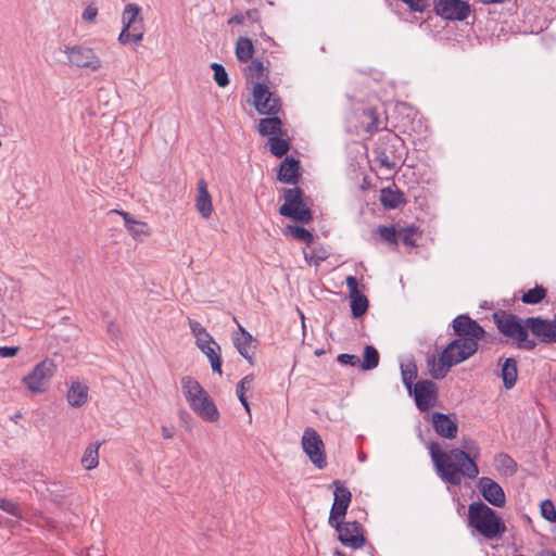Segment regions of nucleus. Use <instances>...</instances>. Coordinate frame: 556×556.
I'll list each match as a JSON object with an SVG mask.
<instances>
[{
    "mask_svg": "<svg viewBox=\"0 0 556 556\" xmlns=\"http://www.w3.org/2000/svg\"><path fill=\"white\" fill-rule=\"evenodd\" d=\"M453 339L439 356L427 357L428 374L432 379H444L451 368L469 359L479 349V341L484 339L485 330L468 315H458L452 323Z\"/></svg>",
    "mask_w": 556,
    "mask_h": 556,
    "instance_id": "1",
    "label": "nucleus"
},
{
    "mask_svg": "<svg viewBox=\"0 0 556 556\" xmlns=\"http://www.w3.org/2000/svg\"><path fill=\"white\" fill-rule=\"evenodd\" d=\"M429 452L438 475L446 483L460 485L463 478L473 480L479 475L475 457L462 448L445 452L437 442H431Z\"/></svg>",
    "mask_w": 556,
    "mask_h": 556,
    "instance_id": "2",
    "label": "nucleus"
},
{
    "mask_svg": "<svg viewBox=\"0 0 556 556\" xmlns=\"http://www.w3.org/2000/svg\"><path fill=\"white\" fill-rule=\"evenodd\" d=\"M468 526L488 540L498 539L506 532L503 519L483 502H473L468 506Z\"/></svg>",
    "mask_w": 556,
    "mask_h": 556,
    "instance_id": "3",
    "label": "nucleus"
},
{
    "mask_svg": "<svg viewBox=\"0 0 556 556\" xmlns=\"http://www.w3.org/2000/svg\"><path fill=\"white\" fill-rule=\"evenodd\" d=\"M180 382L184 396L190 408L204 421H218L219 412L200 382L191 376H184Z\"/></svg>",
    "mask_w": 556,
    "mask_h": 556,
    "instance_id": "4",
    "label": "nucleus"
},
{
    "mask_svg": "<svg viewBox=\"0 0 556 556\" xmlns=\"http://www.w3.org/2000/svg\"><path fill=\"white\" fill-rule=\"evenodd\" d=\"M492 317L500 333L513 340L518 349L532 351L536 348V341L529 338V329L525 320L517 315L498 309L493 313Z\"/></svg>",
    "mask_w": 556,
    "mask_h": 556,
    "instance_id": "5",
    "label": "nucleus"
},
{
    "mask_svg": "<svg viewBox=\"0 0 556 556\" xmlns=\"http://www.w3.org/2000/svg\"><path fill=\"white\" fill-rule=\"evenodd\" d=\"M283 204L279 207L281 216L291 218L301 224H308L313 220L311 210L312 201L305 197L299 187L283 190Z\"/></svg>",
    "mask_w": 556,
    "mask_h": 556,
    "instance_id": "6",
    "label": "nucleus"
},
{
    "mask_svg": "<svg viewBox=\"0 0 556 556\" xmlns=\"http://www.w3.org/2000/svg\"><path fill=\"white\" fill-rule=\"evenodd\" d=\"M64 54L66 55V64L85 68L91 72H98L102 68V60L94 50L85 45L64 46Z\"/></svg>",
    "mask_w": 556,
    "mask_h": 556,
    "instance_id": "7",
    "label": "nucleus"
},
{
    "mask_svg": "<svg viewBox=\"0 0 556 556\" xmlns=\"http://www.w3.org/2000/svg\"><path fill=\"white\" fill-rule=\"evenodd\" d=\"M253 105L258 114L277 115L281 110V100L268 86L262 81H255L252 87Z\"/></svg>",
    "mask_w": 556,
    "mask_h": 556,
    "instance_id": "8",
    "label": "nucleus"
},
{
    "mask_svg": "<svg viewBox=\"0 0 556 556\" xmlns=\"http://www.w3.org/2000/svg\"><path fill=\"white\" fill-rule=\"evenodd\" d=\"M56 366L50 358L37 364L30 374L23 378V382L31 393H41L47 390L49 379L54 375Z\"/></svg>",
    "mask_w": 556,
    "mask_h": 556,
    "instance_id": "9",
    "label": "nucleus"
},
{
    "mask_svg": "<svg viewBox=\"0 0 556 556\" xmlns=\"http://www.w3.org/2000/svg\"><path fill=\"white\" fill-rule=\"evenodd\" d=\"M302 447L309 460L318 469H324L327 466L325 444L313 428H306L302 437Z\"/></svg>",
    "mask_w": 556,
    "mask_h": 556,
    "instance_id": "10",
    "label": "nucleus"
},
{
    "mask_svg": "<svg viewBox=\"0 0 556 556\" xmlns=\"http://www.w3.org/2000/svg\"><path fill=\"white\" fill-rule=\"evenodd\" d=\"M401 138L395 134H388L379 139V143L375 149L376 160L380 166L387 169H394L400 161L396 155L397 146L401 143Z\"/></svg>",
    "mask_w": 556,
    "mask_h": 556,
    "instance_id": "11",
    "label": "nucleus"
},
{
    "mask_svg": "<svg viewBox=\"0 0 556 556\" xmlns=\"http://www.w3.org/2000/svg\"><path fill=\"white\" fill-rule=\"evenodd\" d=\"M433 10L437 15L450 21H464L470 14V5L463 0H434Z\"/></svg>",
    "mask_w": 556,
    "mask_h": 556,
    "instance_id": "12",
    "label": "nucleus"
},
{
    "mask_svg": "<svg viewBox=\"0 0 556 556\" xmlns=\"http://www.w3.org/2000/svg\"><path fill=\"white\" fill-rule=\"evenodd\" d=\"M331 527L337 530L338 539L344 546L361 548L366 542L362 532L363 527L357 521L343 522L339 520L337 526Z\"/></svg>",
    "mask_w": 556,
    "mask_h": 556,
    "instance_id": "13",
    "label": "nucleus"
},
{
    "mask_svg": "<svg viewBox=\"0 0 556 556\" xmlns=\"http://www.w3.org/2000/svg\"><path fill=\"white\" fill-rule=\"evenodd\" d=\"M336 489L333 492L334 500L330 510L328 522L330 526H337L339 520H343L346 510L352 501V493L350 490L341 484L339 480L332 483Z\"/></svg>",
    "mask_w": 556,
    "mask_h": 556,
    "instance_id": "14",
    "label": "nucleus"
},
{
    "mask_svg": "<svg viewBox=\"0 0 556 556\" xmlns=\"http://www.w3.org/2000/svg\"><path fill=\"white\" fill-rule=\"evenodd\" d=\"M416 406L420 412H427L433 407L438 401V387L428 379L419 380L412 389Z\"/></svg>",
    "mask_w": 556,
    "mask_h": 556,
    "instance_id": "15",
    "label": "nucleus"
},
{
    "mask_svg": "<svg viewBox=\"0 0 556 556\" xmlns=\"http://www.w3.org/2000/svg\"><path fill=\"white\" fill-rule=\"evenodd\" d=\"M528 329L543 343H556V325L553 319L528 317L525 319Z\"/></svg>",
    "mask_w": 556,
    "mask_h": 556,
    "instance_id": "16",
    "label": "nucleus"
},
{
    "mask_svg": "<svg viewBox=\"0 0 556 556\" xmlns=\"http://www.w3.org/2000/svg\"><path fill=\"white\" fill-rule=\"evenodd\" d=\"M478 488L486 502L495 507H504L506 503L505 493L497 482L491 478L482 477L478 482Z\"/></svg>",
    "mask_w": 556,
    "mask_h": 556,
    "instance_id": "17",
    "label": "nucleus"
},
{
    "mask_svg": "<svg viewBox=\"0 0 556 556\" xmlns=\"http://www.w3.org/2000/svg\"><path fill=\"white\" fill-rule=\"evenodd\" d=\"M431 422L437 434L444 439H454L458 432V424L455 415H446L443 413H433Z\"/></svg>",
    "mask_w": 556,
    "mask_h": 556,
    "instance_id": "18",
    "label": "nucleus"
},
{
    "mask_svg": "<svg viewBox=\"0 0 556 556\" xmlns=\"http://www.w3.org/2000/svg\"><path fill=\"white\" fill-rule=\"evenodd\" d=\"M233 344L239 354L250 364H253V356L256 350V341L241 325H238V332L233 334Z\"/></svg>",
    "mask_w": 556,
    "mask_h": 556,
    "instance_id": "19",
    "label": "nucleus"
},
{
    "mask_svg": "<svg viewBox=\"0 0 556 556\" xmlns=\"http://www.w3.org/2000/svg\"><path fill=\"white\" fill-rule=\"evenodd\" d=\"M195 208L204 219H208L213 213V201L207 190L205 179L201 178L198 181V194L195 197Z\"/></svg>",
    "mask_w": 556,
    "mask_h": 556,
    "instance_id": "20",
    "label": "nucleus"
},
{
    "mask_svg": "<svg viewBox=\"0 0 556 556\" xmlns=\"http://www.w3.org/2000/svg\"><path fill=\"white\" fill-rule=\"evenodd\" d=\"M278 179L285 184L296 185L300 179V162L287 156L280 164Z\"/></svg>",
    "mask_w": 556,
    "mask_h": 556,
    "instance_id": "21",
    "label": "nucleus"
},
{
    "mask_svg": "<svg viewBox=\"0 0 556 556\" xmlns=\"http://www.w3.org/2000/svg\"><path fill=\"white\" fill-rule=\"evenodd\" d=\"M198 349L208 358L213 372H216L219 376H222V357L220 346L218 345V343L215 341L214 343H203V346H198Z\"/></svg>",
    "mask_w": 556,
    "mask_h": 556,
    "instance_id": "22",
    "label": "nucleus"
},
{
    "mask_svg": "<svg viewBox=\"0 0 556 556\" xmlns=\"http://www.w3.org/2000/svg\"><path fill=\"white\" fill-rule=\"evenodd\" d=\"M380 202L384 208L394 210L404 204L405 200L399 189L387 187L380 190Z\"/></svg>",
    "mask_w": 556,
    "mask_h": 556,
    "instance_id": "23",
    "label": "nucleus"
},
{
    "mask_svg": "<svg viewBox=\"0 0 556 556\" xmlns=\"http://www.w3.org/2000/svg\"><path fill=\"white\" fill-rule=\"evenodd\" d=\"M269 117L262 118L258 124V132L261 136L277 137L282 135V122L276 115H268Z\"/></svg>",
    "mask_w": 556,
    "mask_h": 556,
    "instance_id": "24",
    "label": "nucleus"
},
{
    "mask_svg": "<svg viewBox=\"0 0 556 556\" xmlns=\"http://www.w3.org/2000/svg\"><path fill=\"white\" fill-rule=\"evenodd\" d=\"M88 400V387L80 382H73L67 391V402L72 407H80Z\"/></svg>",
    "mask_w": 556,
    "mask_h": 556,
    "instance_id": "25",
    "label": "nucleus"
},
{
    "mask_svg": "<svg viewBox=\"0 0 556 556\" xmlns=\"http://www.w3.org/2000/svg\"><path fill=\"white\" fill-rule=\"evenodd\" d=\"M518 368L515 358H506L502 365V378L506 389H511L517 381Z\"/></svg>",
    "mask_w": 556,
    "mask_h": 556,
    "instance_id": "26",
    "label": "nucleus"
},
{
    "mask_svg": "<svg viewBox=\"0 0 556 556\" xmlns=\"http://www.w3.org/2000/svg\"><path fill=\"white\" fill-rule=\"evenodd\" d=\"M100 446H101V443L97 442V443H92V444L88 445L85 448L80 463H81V466L86 470H92L98 467Z\"/></svg>",
    "mask_w": 556,
    "mask_h": 556,
    "instance_id": "27",
    "label": "nucleus"
},
{
    "mask_svg": "<svg viewBox=\"0 0 556 556\" xmlns=\"http://www.w3.org/2000/svg\"><path fill=\"white\" fill-rule=\"evenodd\" d=\"M254 54V46L250 38L239 37L236 42V56L240 62L252 60Z\"/></svg>",
    "mask_w": 556,
    "mask_h": 556,
    "instance_id": "28",
    "label": "nucleus"
},
{
    "mask_svg": "<svg viewBox=\"0 0 556 556\" xmlns=\"http://www.w3.org/2000/svg\"><path fill=\"white\" fill-rule=\"evenodd\" d=\"M189 327L191 333L195 338V345L203 346V343H214L213 337L207 332V330L197 320L189 318L188 319Z\"/></svg>",
    "mask_w": 556,
    "mask_h": 556,
    "instance_id": "29",
    "label": "nucleus"
},
{
    "mask_svg": "<svg viewBox=\"0 0 556 556\" xmlns=\"http://www.w3.org/2000/svg\"><path fill=\"white\" fill-rule=\"evenodd\" d=\"M283 233L286 236H290L293 239L304 242L307 245H311L314 241V236L311 231L305 229L304 227L298 226V225H288L283 229Z\"/></svg>",
    "mask_w": 556,
    "mask_h": 556,
    "instance_id": "30",
    "label": "nucleus"
},
{
    "mask_svg": "<svg viewBox=\"0 0 556 556\" xmlns=\"http://www.w3.org/2000/svg\"><path fill=\"white\" fill-rule=\"evenodd\" d=\"M496 468L506 476H513L517 471V463L506 453L495 456Z\"/></svg>",
    "mask_w": 556,
    "mask_h": 556,
    "instance_id": "31",
    "label": "nucleus"
},
{
    "mask_svg": "<svg viewBox=\"0 0 556 556\" xmlns=\"http://www.w3.org/2000/svg\"><path fill=\"white\" fill-rule=\"evenodd\" d=\"M141 12V8L136 3H128L123 11L122 22L123 27L131 28L132 25L139 22V15Z\"/></svg>",
    "mask_w": 556,
    "mask_h": 556,
    "instance_id": "32",
    "label": "nucleus"
},
{
    "mask_svg": "<svg viewBox=\"0 0 556 556\" xmlns=\"http://www.w3.org/2000/svg\"><path fill=\"white\" fill-rule=\"evenodd\" d=\"M547 295V290L543 286L536 285L533 289L523 292L521 301L525 304L534 305L542 302Z\"/></svg>",
    "mask_w": 556,
    "mask_h": 556,
    "instance_id": "33",
    "label": "nucleus"
},
{
    "mask_svg": "<svg viewBox=\"0 0 556 556\" xmlns=\"http://www.w3.org/2000/svg\"><path fill=\"white\" fill-rule=\"evenodd\" d=\"M379 353L372 345H366L364 348V358L361 364L363 370H371L379 364Z\"/></svg>",
    "mask_w": 556,
    "mask_h": 556,
    "instance_id": "34",
    "label": "nucleus"
},
{
    "mask_svg": "<svg viewBox=\"0 0 556 556\" xmlns=\"http://www.w3.org/2000/svg\"><path fill=\"white\" fill-rule=\"evenodd\" d=\"M402 380L408 392L412 394L413 381L417 378V367L415 363L409 362L401 365Z\"/></svg>",
    "mask_w": 556,
    "mask_h": 556,
    "instance_id": "35",
    "label": "nucleus"
},
{
    "mask_svg": "<svg viewBox=\"0 0 556 556\" xmlns=\"http://www.w3.org/2000/svg\"><path fill=\"white\" fill-rule=\"evenodd\" d=\"M269 150L273 155L277 157L283 156L290 149L288 140L277 137H269L268 139Z\"/></svg>",
    "mask_w": 556,
    "mask_h": 556,
    "instance_id": "36",
    "label": "nucleus"
},
{
    "mask_svg": "<svg viewBox=\"0 0 556 556\" xmlns=\"http://www.w3.org/2000/svg\"><path fill=\"white\" fill-rule=\"evenodd\" d=\"M368 309V299L364 294L351 296V311L355 318L362 317Z\"/></svg>",
    "mask_w": 556,
    "mask_h": 556,
    "instance_id": "37",
    "label": "nucleus"
},
{
    "mask_svg": "<svg viewBox=\"0 0 556 556\" xmlns=\"http://www.w3.org/2000/svg\"><path fill=\"white\" fill-rule=\"evenodd\" d=\"M251 63L245 67L244 74L249 79L260 80L263 77H266L265 72L267 71L264 66L263 62L260 60H250Z\"/></svg>",
    "mask_w": 556,
    "mask_h": 556,
    "instance_id": "38",
    "label": "nucleus"
},
{
    "mask_svg": "<svg viewBox=\"0 0 556 556\" xmlns=\"http://www.w3.org/2000/svg\"><path fill=\"white\" fill-rule=\"evenodd\" d=\"M417 235L420 236L421 231L416 226H409V227H406V228H401L399 230V238L402 240V242L406 247L415 248V247L418 245L416 240H415V238H414Z\"/></svg>",
    "mask_w": 556,
    "mask_h": 556,
    "instance_id": "39",
    "label": "nucleus"
},
{
    "mask_svg": "<svg viewBox=\"0 0 556 556\" xmlns=\"http://www.w3.org/2000/svg\"><path fill=\"white\" fill-rule=\"evenodd\" d=\"M377 232L383 241L391 245H397L399 230L394 226H379Z\"/></svg>",
    "mask_w": 556,
    "mask_h": 556,
    "instance_id": "40",
    "label": "nucleus"
},
{
    "mask_svg": "<svg viewBox=\"0 0 556 556\" xmlns=\"http://www.w3.org/2000/svg\"><path fill=\"white\" fill-rule=\"evenodd\" d=\"M211 68L214 71V80L219 87L225 88L229 85L228 74L222 64L214 62Z\"/></svg>",
    "mask_w": 556,
    "mask_h": 556,
    "instance_id": "41",
    "label": "nucleus"
},
{
    "mask_svg": "<svg viewBox=\"0 0 556 556\" xmlns=\"http://www.w3.org/2000/svg\"><path fill=\"white\" fill-rule=\"evenodd\" d=\"M142 39H143V31L141 30V28L138 30V33H130V28L123 27V29L118 36V41L122 45H127L131 41L138 43Z\"/></svg>",
    "mask_w": 556,
    "mask_h": 556,
    "instance_id": "42",
    "label": "nucleus"
},
{
    "mask_svg": "<svg viewBox=\"0 0 556 556\" xmlns=\"http://www.w3.org/2000/svg\"><path fill=\"white\" fill-rule=\"evenodd\" d=\"M127 230L136 240L140 239L143 236L150 235V230L147 223L139 220H136L135 224L128 226Z\"/></svg>",
    "mask_w": 556,
    "mask_h": 556,
    "instance_id": "43",
    "label": "nucleus"
},
{
    "mask_svg": "<svg viewBox=\"0 0 556 556\" xmlns=\"http://www.w3.org/2000/svg\"><path fill=\"white\" fill-rule=\"evenodd\" d=\"M0 509L14 516V517L22 516L21 506L11 500L0 498Z\"/></svg>",
    "mask_w": 556,
    "mask_h": 556,
    "instance_id": "44",
    "label": "nucleus"
},
{
    "mask_svg": "<svg viewBox=\"0 0 556 556\" xmlns=\"http://www.w3.org/2000/svg\"><path fill=\"white\" fill-rule=\"evenodd\" d=\"M541 515L549 522L556 521V508L551 500H544L541 503Z\"/></svg>",
    "mask_w": 556,
    "mask_h": 556,
    "instance_id": "45",
    "label": "nucleus"
},
{
    "mask_svg": "<svg viewBox=\"0 0 556 556\" xmlns=\"http://www.w3.org/2000/svg\"><path fill=\"white\" fill-rule=\"evenodd\" d=\"M364 115L370 119V122L367 125L366 130L369 132H375L380 130V119L378 116V113L375 109H367L364 111Z\"/></svg>",
    "mask_w": 556,
    "mask_h": 556,
    "instance_id": "46",
    "label": "nucleus"
},
{
    "mask_svg": "<svg viewBox=\"0 0 556 556\" xmlns=\"http://www.w3.org/2000/svg\"><path fill=\"white\" fill-rule=\"evenodd\" d=\"M254 377L252 375H248L243 377L238 383L236 388L237 394H245V391L250 390L253 383Z\"/></svg>",
    "mask_w": 556,
    "mask_h": 556,
    "instance_id": "47",
    "label": "nucleus"
},
{
    "mask_svg": "<svg viewBox=\"0 0 556 556\" xmlns=\"http://www.w3.org/2000/svg\"><path fill=\"white\" fill-rule=\"evenodd\" d=\"M414 12H424L428 7V0H402Z\"/></svg>",
    "mask_w": 556,
    "mask_h": 556,
    "instance_id": "48",
    "label": "nucleus"
},
{
    "mask_svg": "<svg viewBox=\"0 0 556 556\" xmlns=\"http://www.w3.org/2000/svg\"><path fill=\"white\" fill-rule=\"evenodd\" d=\"M337 359L340 364L350 365L352 367L359 365L361 363L359 357L353 354H340Z\"/></svg>",
    "mask_w": 556,
    "mask_h": 556,
    "instance_id": "49",
    "label": "nucleus"
},
{
    "mask_svg": "<svg viewBox=\"0 0 556 556\" xmlns=\"http://www.w3.org/2000/svg\"><path fill=\"white\" fill-rule=\"evenodd\" d=\"M98 15V9L94 4H89L86 7V9L83 12L81 18L85 22L92 23L94 22L96 17Z\"/></svg>",
    "mask_w": 556,
    "mask_h": 556,
    "instance_id": "50",
    "label": "nucleus"
},
{
    "mask_svg": "<svg viewBox=\"0 0 556 556\" xmlns=\"http://www.w3.org/2000/svg\"><path fill=\"white\" fill-rule=\"evenodd\" d=\"M346 287L349 289V296L361 294L358 291V282L354 276H348L345 279Z\"/></svg>",
    "mask_w": 556,
    "mask_h": 556,
    "instance_id": "51",
    "label": "nucleus"
},
{
    "mask_svg": "<svg viewBox=\"0 0 556 556\" xmlns=\"http://www.w3.org/2000/svg\"><path fill=\"white\" fill-rule=\"evenodd\" d=\"M305 260L311 263L314 262L315 265H318L319 262L326 258V254L324 252H317L316 250H312L309 253H304Z\"/></svg>",
    "mask_w": 556,
    "mask_h": 556,
    "instance_id": "52",
    "label": "nucleus"
},
{
    "mask_svg": "<svg viewBox=\"0 0 556 556\" xmlns=\"http://www.w3.org/2000/svg\"><path fill=\"white\" fill-rule=\"evenodd\" d=\"M463 447H464V448H466V450H468V452H467V453H469V455H471V454H472V456H471V457H475V458H476V457L478 456V454H479V447H478V445L476 444V442H475L473 440H471V439H467V440H466V439H464V441H463Z\"/></svg>",
    "mask_w": 556,
    "mask_h": 556,
    "instance_id": "53",
    "label": "nucleus"
},
{
    "mask_svg": "<svg viewBox=\"0 0 556 556\" xmlns=\"http://www.w3.org/2000/svg\"><path fill=\"white\" fill-rule=\"evenodd\" d=\"M243 14L245 15V21L250 20L252 23L260 24L261 16H260L258 10H256V9L248 10ZM258 27L261 29L263 28L261 25H258Z\"/></svg>",
    "mask_w": 556,
    "mask_h": 556,
    "instance_id": "54",
    "label": "nucleus"
},
{
    "mask_svg": "<svg viewBox=\"0 0 556 556\" xmlns=\"http://www.w3.org/2000/svg\"><path fill=\"white\" fill-rule=\"evenodd\" d=\"M18 350V346H0V357H13Z\"/></svg>",
    "mask_w": 556,
    "mask_h": 556,
    "instance_id": "55",
    "label": "nucleus"
},
{
    "mask_svg": "<svg viewBox=\"0 0 556 556\" xmlns=\"http://www.w3.org/2000/svg\"><path fill=\"white\" fill-rule=\"evenodd\" d=\"M110 213H115V214H118L121 215L124 220H125V227L126 229L128 228V226L135 224L136 219H134L129 213L125 212V211H119V210H112Z\"/></svg>",
    "mask_w": 556,
    "mask_h": 556,
    "instance_id": "56",
    "label": "nucleus"
},
{
    "mask_svg": "<svg viewBox=\"0 0 556 556\" xmlns=\"http://www.w3.org/2000/svg\"><path fill=\"white\" fill-rule=\"evenodd\" d=\"M245 22V15L243 13H237L228 20V24L241 25Z\"/></svg>",
    "mask_w": 556,
    "mask_h": 556,
    "instance_id": "57",
    "label": "nucleus"
},
{
    "mask_svg": "<svg viewBox=\"0 0 556 556\" xmlns=\"http://www.w3.org/2000/svg\"><path fill=\"white\" fill-rule=\"evenodd\" d=\"M237 395H238L239 401L243 405L245 412L248 413L249 417L251 418V408H250V404L245 397V394H237Z\"/></svg>",
    "mask_w": 556,
    "mask_h": 556,
    "instance_id": "58",
    "label": "nucleus"
},
{
    "mask_svg": "<svg viewBox=\"0 0 556 556\" xmlns=\"http://www.w3.org/2000/svg\"><path fill=\"white\" fill-rule=\"evenodd\" d=\"M237 395H238L239 401L243 405L245 412L248 413L249 417L251 418V408H250V404L245 397V394H237Z\"/></svg>",
    "mask_w": 556,
    "mask_h": 556,
    "instance_id": "59",
    "label": "nucleus"
},
{
    "mask_svg": "<svg viewBox=\"0 0 556 556\" xmlns=\"http://www.w3.org/2000/svg\"><path fill=\"white\" fill-rule=\"evenodd\" d=\"M237 395H238L239 401L243 405L245 412L248 413L249 417L251 418V408H250V404L245 397V394H237Z\"/></svg>",
    "mask_w": 556,
    "mask_h": 556,
    "instance_id": "60",
    "label": "nucleus"
},
{
    "mask_svg": "<svg viewBox=\"0 0 556 556\" xmlns=\"http://www.w3.org/2000/svg\"><path fill=\"white\" fill-rule=\"evenodd\" d=\"M237 395H238L239 401L243 405L245 412L248 413L249 417L251 418V408H250V404L245 397V394H237Z\"/></svg>",
    "mask_w": 556,
    "mask_h": 556,
    "instance_id": "61",
    "label": "nucleus"
},
{
    "mask_svg": "<svg viewBox=\"0 0 556 556\" xmlns=\"http://www.w3.org/2000/svg\"><path fill=\"white\" fill-rule=\"evenodd\" d=\"M141 28L143 31V23L142 17L139 18V22L131 26L130 33H138V30Z\"/></svg>",
    "mask_w": 556,
    "mask_h": 556,
    "instance_id": "62",
    "label": "nucleus"
},
{
    "mask_svg": "<svg viewBox=\"0 0 556 556\" xmlns=\"http://www.w3.org/2000/svg\"><path fill=\"white\" fill-rule=\"evenodd\" d=\"M162 435H163L164 439H172L174 433L167 427H162Z\"/></svg>",
    "mask_w": 556,
    "mask_h": 556,
    "instance_id": "63",
    "label": "nucleus"
},
{
    "mask_svg": "<svg viewBox=\"0 0 556 556\" xmlns=\"http://www.w3.org/2000/svg\"><path fill=\"white\" fill-rule=\"evenodd\" d=\"M108 331L113 336H116V326L113 321H111L108 326Z\"/></svg>",
    "mask_w": 556,
    "mask_h": 556,
    "instance_id": "64",
    "label": "nucleus"
}]
</instances>
